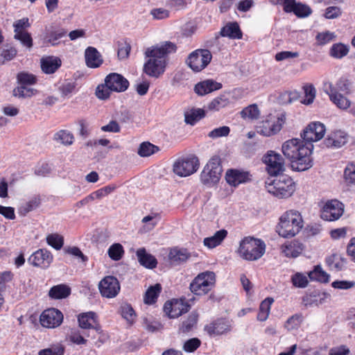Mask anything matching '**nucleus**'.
Returning <instances> with one entry per match:
<instances>
[{"label":"nucleus","mask_w":355,"mask_h":355,"mask_svg":"<svg viewBox=\"0 0 355 355\" xmlns=\"http://www.w3.org/2000/svg\"><path fill=\"white\" fill-rule=\"evenodd\" d=\"M304 135V140L291 139L286 141L282 146V152L291 162L293 170L304 171L313 166L311 157L313 146L311 141H317L323 138L324 135H314L315 138Z\"/></svg>","instance_id":"nucleus-1"},{"label":"nucleus","mask_w":355,"mask_h":355,"mask_svg":"<svg viewBox=\"0 0 355 355\" xmlns=\"http://www.w3.org/2000/svg\"><path fill=\"white\" fill-rule=\"evenodd\" d=\"M175 51V44L170 42L148 48L145 55L148 60L144 64V71L149 76L158 78L165 71L167 55Z\"/></svg>","instance_id":"nucleus-2"},{"label":"nucleus","mask_w":355,"mask_h":355,"mask_svg":"<svg viewBox=\"0 0 355 355\" xmlns=\"http://www.w3.org/2000/svg\"><path fill=\"white\" fill-rule=\"evenodd\" d=\"M302 223L301 214L297 211L289 210L280 217L277 232L284 238L293 237L301 230Z\"/></svg>","instance_id":"nucleus-3"},{"label":"nucleus","mask_w":355,"mask_h":355,"mask_svg":"<svg viewBox=\"0 0 355 355\" xmlns=\"http://www.w3.org/2000/svg\"><path fill=\"white\" fill-rule=\"evenodd\" d=\"M274 177V179H268L266 182L267 191L279 198L290 197L295 190L293 179L282 173Z\"/></svg>","instance_id":"nucleus-4"},{"label":"nucleus","mask_w":355,"mask_h":355,"mask_svg":"<svg viewBox=\"0 0 355 355\" xmlns=\"http://www.w3.org/2000/svg\"><path fill=\"white\" fill-rule=\"evenodd\" d=\"M266 244L259 239L248 236L240 242L238 253L239 256L247 261H256L265 253Z\"/></svg>","instance_id":"nucleus-5"},{"label":"nucleus","mask_w":355,"mask_h":355,"mask_svg":"<svg viewBox=\"0 0 355 355\" xmlns=\"http://www.w3.org/2000/svg\"><path fill=\"white\" fill-rule=\"evenodd\" d=\"M222 172L223 167L220 157L214 156L204 166L200 175V180L202 184L212 187L219 182Z\"/></svg>","instance_id":"nucleus-6"},{"label":"nucleus","mask_w":355,"mask_h":355,"mask_svg":"<svg viewBox=\"0 0 355 355\" xmlns=\"http://www.w3.org/2000/svg\"><path fill=\"white\" fill-rule=\"evenodd\" d=\"M200 161L195 155H188L178 158L173 164V173L179 177H188L199 168Z\"/></svg>","instance_id":"nucleus-7"},{"label":"nucleus","mask_w":355,"mask_h":355,"mask_svg":"<svg viewBox=\"0 0 355 355\" xmlns=\"http://www.w3.org/2000/svg\"><path fill=\"white\" fill-rule=\"evenodd\" d=\"M216 283V275L212 271L198 274L190 284L191 291L197 295L208 293Z\"/></svg>","instance_id":"nucleus-8"},{"label":"nucleus","mask_w":355,"mask_h":355,"mask_svg":"<svg viewBox=\"0 0 355 355\" xmlns=\"http://www.w3.org/2000/svg\"><path fill=\"white\" fill-rule=\"evenodd\" d=\"M286 121V113L284 111H275L267 115L261 121V132L269 131L273 133L280 132Z\"/></svg>","instance_id":"nucleus-9"},{"label":"nucleus","mask_w":355,"mask_h":355,"mask_svg":"<svg viewBox=\"0 0 355 355\" xmlns=\"http://www.w3.org/2000/svg\"><path fill=\"white\" fill-rule=\"evenodd\" d=\"M212 55L207 49H197L188 57L187 63L188 66L196 72L205 69L211 62Z\"/></svg>","instance_id":"nucleus-10"},{"label":"nucleus","mask_w":355,"mask_h":355,"mask_svg":"<svg viewBox=\"0 0 355 355\" xmlns=\"http://www.w3.org/2000/svg\"><path fill=\"white\" fill-rule=\"evenodd\" d=\"M263 162L270 176H277L284 171V159L282 155L270 150L263 157Z\"/></svg>","instance_id":"nucleus-11"},{"label":"nucleus","mask_w":355,"mask_h":355,"mask_svg":"<svg viewBox=\"0 0 355 355\" xmlns=\"http://www.w3.org/2000/svg\"><path fill=\"white\" fill-rule=\"evenodd\" d=\"M53 261V254L46 248L37 250L28 258L30 265L44 270L49 268Z\"/></svg>","instance_id":"nucleus-12"},{"label":"nucleus","mask_w":355,"mask_h":355,"mask_svg":"<svg viewBox=\"0 0 355 355\" xmlns=\"http://www.w3.org/2000/svg\"><path fill=\"white\" fill-rule=\"evenodd\" d=\"M344 212V205L338 200H328L321 211V218L327 221L337 220Z\"/></svg>","instance_id":"nucleus-13"},{"label":"nucleus","mask_w":355,"mask_h":355,"mask_svg":"<svg viewBox=\"0 0 355 355\" xmlns=\"http://www.w3.org/2000/svg\"><path fill=\"white\" fill-rule=\"evenodd\" d=\"M78 325L83 329H94L96 334H103L97 314L94 311L80 313L78 315Z\"/></svg>","instance_id":"nucleus-14"},{"label":"nucleus","mask_w":355,"mask_h":355,"mask_svg":"<svg viewBox=\"0 0 355 355\" xmlns=\"http://www.w3.org/2000/svg\"><path fill=\"white\" fill-rule=\"evenodd\" d=\"M98 288L103 297L113 298L118 295L120 284L115 277L106 276L99 282Z\"/></svg>","instance_id":"nucleus-15"},{"label":"nucleus","mask_w":355,"mask_h":355,"mask_svg":"<svg viewBox=\"0 0 355 355\" xmlns=\"http://www.w3.org/2000/svg\"><path fill=\"white\" fill-rule=\"evenodd\" d=\"M62 321L63 314L57 309H46L40 315V323L46 328H55L60 326Z\"/></svg>","instance_id":"nucleus-16"},{"label":"nucleus","mask_w":355,"mask_h":355,"mask_svg":"<svg viewBox=\"0 0 355 355\" xmlns=\"http://www.w3.org/2000/svg\"><path fill=\"white\" fill-rule=\"evenodd\" d=\"M190 306L182 300L173 299L164 305V311L170 318H176L189 311Z\"/></svg>","instance_id":"nucleus-17"},{"label":"nucleus","mask_w":355,"mask_h":355,"mask_svg":"<svg viewBox=\"0 0 355 355\" xmlns=\"http://www.w3.org/2000/svg\"><path fill=\"white\" fill-rule=\"evenodd\" d=\"M106 85L113 92H121L126 90L129 85V82L121 74L112 73L107 75L105 78Z\"/></svg>","instance_id":"nucleus-18"},{"label":"nucleus","mask_w":355,"mask_h":355,"mask_svg":"<svg viewBox=\"0 0 355 355\" xmlns=\"http://www.w3.org/2000/svg\"><path fill=\"white\" fill-rule=\"evenodd\" d=\"M204 330L209 336L214 337L230 331L231 326L226 320L219 318L205 325Z\"/></svg>","instance_id":"nucleus-19"},{"label":"nucleus","mask_w":355,"mask_h":355,"mask_svg":"<svg viewBox=\"0 0 355 355\" xmlns=\"http://www.w3.org/2000/svg\"><path fill=\"white\" fill-rule=\"evenodd\" d=\"M250 177L248 172L238 169H228L225 174L227 182L234 187L250 181Z\"/></svg>","instance_id":"nucleus-20"},{"label":"nucleus","mask_w":355,"mask_h":355,"mask_svg":"<svg viewBox=\"0 0 355 355\" xmlns=\"http://www.w3.org/2000/svg\"><path fill=\"white\" fill-rule=\"evenodd\" d=\"M61 65V59L56 56L48 55L40 59L41 69L46 74L54 73Z\"/></svg>","instance_id":"nucleus-21"},{"label":"nucleus","mask_w":355,"mask_h":355,"mask_svg":"<svg viewBox=\"0 0 355 355\" xmlns=\"http://www.w3.org/2000/svg\"><path fill=\"white\" fill-rule=\"evenodd\" d=\"M222 88V84L211 79L200 82L195 85L194 91L199 96H204Z\"/></svg>","instance_id":"nucleus-22"},{"label":"nucleus","mask_w":355,"mask_h":355,"mask_svg":"<svg viewBox=\"0 0 355 355\" xmlns=\"http://www.w3.org/2000/svg\"><path fill=\"white\" fill-rule=\"evenodd\" d=\"M85 57L86 64L89 68H98L103 62L101 53L94 47L89 46L87 48Z\"/></svg>","instance_id":"nucleus-23"},{"label":"nucleus","mask_w":355,"mask_h":355,"mask_svg":"<svg viewBox=\"0 0 355 355\" xmlns=\"http://www.w3.org/2000/svg\"><path fill=\"white\" fill-rule=\"evenodd\" d=\"M136 255L141 266L148 268L153 269L157 267V261L156 258L148 253L145 248H139L137 250Z\"/></svg>","instance_id":"nucleus-24"},{"label":"nucleus","mask_w":355,"mask_h":355,"mask_svg":"<svg viewBox=\"0 0 355 355\" xmlns=\"http://www.w3.org/2000/svg\"><path fill=\"white\" fill-rule=\"evenodd\" d=\"M282 252L287 257H297L303 251L304 245L297 241H293L282 247Z\"/></svg>","instance_id":"nucleus-25"},{"label":"nucleus","mask_w":355,"mask_h":355,"mask_svg":"<svg viewBox=\"0 0 355 355\" xmlns=\"http://www.w3.org/2000/svg\"><path fill=\"white\" fill-rule=\"evenodd\" d=\"M198 320V314L193 311L189 314L187 318H184L179 327V333L187 334L191 331L197 325Z\"/></svg>","instance_id":"nucleus-26"},{"label":"nucleus","mask_w":355,"mask_h":355,"mask_svg":"<svg viewBox=\"0 0 355 355\" xmlns=\"http://www.w3.org/2000/svg\"><path fill=\"white\" fill-rule=\"evenodd\" d=\"M230 103L229 94L224 93L212 99L207 107L209 111L218 112L221 109L226 107Z\"/></svg>","instance_id":"nucleus-27"},{"label":"nucleus","mask_w":355,"mask_h":355,"mask_svg":"<svg viewBox=\"0 0 355 355\" xmlns=\"http://www.w3.org/2000/svg\"><path fill=\"white\" fill-rule=\"evenodd\" d=\"M227 236V231L222 229L217 231L213 236L205 238L203 243L208 248L212 249L220 245Z\"/></svg>","instance_id":"nucleus-28"},{"label":"nucleus","mask_w":355,"mask_h":355,"mask_svg":"<svg viewBox=\"0 0 355 355\" xmlns=\"http://www.w3.org/2000/svg\"><path fill=\"white\" fill-rule=\"evenodd\" d=\"M71 294V288L66 284H58L52 286L49 291V296L53 300L67 297Z\"/></svg>","instance_id":"nucleus-29"},{"label":"nucleus","mask_w":355,"mask_h":355,"mask_svg":"<svg viewBox=\"0 0 355 355\" xmlns=\"http://www.w3.org/2000/svg\"><path fill=\"white\" fill-rule=\"evenodd\" d=\"M184 122L193 125L205 116V111L201 108H191L184 112Z\"/></svg>","instance_id":"nucleus-30"},{"label":"nucleus","mask_w":355,"mask_h":355,"mask_svg":"<svg viewBox=\"0 0 355 355\" xmlns=\"http://www.w3.org/2000/svg\"><path fill=\"white\" fill-rule=\"evenodd\" d=\"M190 257L189 253L186 249H179L177 248L171 250L168 254V258L171 263L179 264L185 262Z\"/></svg>","instance_id":"nucleus-31"},{"label":"nucleus","mask_w":355,"mask_h":355,"mask_svg":"<svg viewBox=\"0 0 355 355\" xmlns=\"http://www.w3.org/2000/svg\"><path fill=\"white\" fill-rule=\"evenodd\" d=\"M347 135H328L324 139V145L328 148H338L345 145Z\"/></svg>","instance_id":"nucleus-32"},{"label":"nucleus","mask_w":355,"mask_h":355,"mask_svg":"<svg viewBox=\"0 0 355 355\" xmlns=\"http://www.w3.org/2000/svg\"><path fill=\"white\" fill-rule=\"evenodd\" d=\"M220 35L233 39H240L242 37V33L236 22L227 24L221 29Z\"/></svg>","instance_id":"nucleus-33"},{"label":"nucleus","mask_w":355,"mask_h":355,"mask_svg":"<svg viewBox=\"0 0 355 355\" xmlns=\"http://www.w3.org/2000/svg\"><path fill=\"white\" fill-rule=\"evenodd\" d=\"M327 265L331 270H342L346 265V259L337 254H332L326 258Z\"/></svg>","instance_id":"nucleus-34"},{"label":"nucleus","mask_w":355,"mask_h":355,"mask_svg":"<svg viewBox=\"0 0 355 355\" xmlns=\"http://www.w3.org/2000/svg\"><path fill=\"white\" fill-rule=\"evenodd\" d=\"M273 302V298L267 297L261 302L257 314L258 320L263 322L268 319L270 311V307Z\"/></svg>","instance_id":"nucleus-35"},{"label":"nucleus","mask_w":355,"mask_h":355,"mask_svg":"<svg viewBox=\"0 0 355 355\" xmlns=\"http://www.w3.org/2000/svg\"><path fill=\"white\" fill-rule=\"evenodd\" d=\"M162 291V286L159 284L150 286L144 295V302L147 304H153L156 302L159 293Z\"/></svg>","instance_id":"nucleus-36"},{"label":"nucleus","mask_w":355,"mask_h":355,"mask_svg":"<svg viewBox=\"0 0 355 355\" xmlns=\"http://www.w3.org/2000/svg\"><path fill=\"white\" fill-rule=\"evenodd\" d=\"M159 150V148L157 146H155L149 141H144L140 144L137 153L141 157H146L154 155Z\"/></svg>","instance_id":"nucleus-37"},{"label":"nucleus","mask_w":355,"mask_h":355,"mask_svg":"<svg viewBox=\"0 0 355 355\" xmlns=\"http://www.w3.org/2000/svg\"><path fill=\"white\" fill-rule=\"evenodd\" d=\"M311 280H315L321 283H327L329 281V275L322 270L320 265L314 266L312 271L308 273Z\"/></svg>","instance_id":"nucleus-38"},{"label":"nucleus","mask_w":355,"mask_h":355,"mask_svg":"<svg viewBox=\"0 0 355 355\" xmlns=\"http://www.w3.org/2000/svg\"><path fill=\"white\" fill-rule=\"evenodd\" d=\"M121 316L130 324H132L136 318V313L131 304L123 303L121 305Z\"/></svg>","instance_id":"nucleus-39"},{"label":"nucleus","mask_w":355,"mask_h":355,"mask_svg":"<svg viewBox=\"0 0 355 355\" xmlns=\"http://www.w3.org/2000/svg\"><path fill=\"white\" fill-rule=\"evenodd\" d=\"M46 241L49 245L56 250H60L64 245V237L58 233L47 235Z\"/></svg>","instance_id":"nucleus-40"},{"label":"nucleus","mask_w":355,"mask_h":355,"mask_svg":"<svg viewBox=\"0 0 355 355\" xmlns=\"http://www.w3.org/2000/svg\"><path fill=\"white\" fill-rule=\"evenodd\" d=\"M303 321L302 313H295L289 317L284 323V328L288 331H292L298 329Z\"/></svg>","instance_id":"nucleus-41"},{"label":"nucleus","mask_w":355,"mask_h":355,"mask_svg":"<svg viewBox=\"0 0 355 355\" xmlns=\"http://www.w3.org/2000/svg\"><path fill=\"white\" fill-rule=\"evenodd\" d=\"M124 249L121 244L119 243H114L110 246L107 254L110 258L114 261H119L124 254Z\"/></svg>","instance_id":"nucleus-42"},{"label":"nucleus","mask_w":355,"mask_h":355,"mask_svg":"<svg viewBox=\"0 0 355 355\" xmlns=\"http://www.w3.org/2000/svg\"><path fill=\"white\" fill-rule=\"evenodd\" d=\"M67 35V31L63 28L52 31L47 33L45 37V40L47 42L51 45H58L60 43V39L64 37Z\"/></svg>","instance_id":"nucleus-43"},{"label":"nucleus","mask_w":355,"mask_h":355,"mask_svg":"<svg viewBox=\"0 0 355 355\" xmlns=\"http://www.w3.org/2000/svg\"><path fill=\"white\" fill-rule=\"evenodd\" d=\"M240 114L244 119L255 120L259 117L260 111L256 104H252L245 107Z\"/></svg>","instance_id":"nucleus-44"},{"label":"nucleus","mask_w":355,"mask_h":355,"mask_svg":"<svg viewBox=\"0 0 355 355\" xmlns=\"http://www.w3.org/2000/svg\"><path fill=\"white\" fill-rule=\"evenodd\" d=\"M326 127L324 123L320 121L310 122L303 130L302 133H325Z\"/></svg>","instance_id":"nucleus-45"},{"label":"nucleus","mask_w":355,"mask_h":355,"mask_svg":"<svg viewBox=\"0 0 355 355\" xmlns=\"http://www.w3.org/2000/svg\"><path fill=\"white\" fill-rule=\"evenodd\" d=\"M14 39L19 41L24 46L28 49H31L33 47V44L32 37L27 31L15 33Z\"/></svg>","instance_id":"nucleus-46"},{"label":"nucleus","mask_w":355,"mask_h":355,"mask_svg":"<svg viewBox=\"0 0 355 355\" xmlns=\"http://www.w3.org/2000/svg\"><path fill=\"white\" fill-rule=\"evenodd\" d=\"M345 181L348 184L355 185V162H352L347 164L343 173Z\"/></svg>","instance_id":"nucleus-47"},{"label":"nucleus","mask_w":355,"mask_h":355,"mask_svg":"<svg viewBox=\"0 0 355 355\" xmlns=\"http://www.w3.org/2000/svg\"><path fill=\"white\" fill-rule=\"evenodd\" d=\"M348 52V47L341 43L334 44L330 49V55L336 58H342L345 56Z\"/></svg>","instance_id":"nucleus-48"},{"label":"nucleus","mask_w":355,"mask_h":355,"mask_svg":"<svg viewBox=\"0 0 355 355\" xmlns=\"http://www.w3.org/2000/svg\"><path fill=\"white\" fill-rule=\"evenodd\" d=\"M291 283L296 288H304L309 284L308 277L303 273L296 272L291 276Z\"/></svg>","instance_id":"nucleus-49"},{"label":"nucleus","mask_w":355,"mask_h":355,"mask_svg":"<svg viewBox=\"0 0 355 355\" xmlns=\"http://www.w3.org/2000/svg\"><path fill=\"white\" fill-rule=\"evenodd\" d=\"M37 91L33 88H28L25 85H21L13 90V96L19 98L31 97L36 94Z\"/></svg>","instance_id":"nucleus-50"},{"label":"nucleus","mask_w":355,"mask_h":355,"mask_svg":"<svg viewBox=\"0 0 355 355\" xmlns=\"http://www.w3.org/2000/svg\"><path fill=\"white\" fill-rule=\"evenodd\" d=\"M40 203L41 198L40 196H35L21 207V211L26 214L38 207Z\"/></svg>","instance_id":"nucleus-51"},{"label":"nucleus","mask_w":355,"mask_h":355,"mask_svg":"<svg viewBox=\"0 0 355 355\" xmlns=\"http://www.w3.org/2000/svg\"><path fill=\"white\" fill-rule=\"evenodd\" d=\"M200 345L201 340L199 338H192L184 342L182 349L186 352L191 353L194 352Z\"/></svg>","instance_id":"nucleus-52"},{"label":"nucleus","mask_w":355,"mask_h":355,"mask_svg":"<svg viewBox=\"0 0 355 355\" xmlns=\"http://www.w3.org/2000/svg\"><path fill=\"white\" fill-rule=\"evenodd\" d=\"M335 38V33L328 31L322 33H319L315 37L317 43L319 45H324L334 40Z\"/></svg>","instance_id":"nucleus-53"},{"label":"nucleus","mask_w":355,"mask_h":355,"mask_svg":"<svg viewBox=\"0 0 355 355\" xmlns=\"http://www.w3.org/2000/svg\"><path fill=\"white\" fill-rule=\"evenodd\" d=\"M64 347L62 345H53L40 350L38 355H64Z\"/></svg>","instance_id":"nucleus-54"},{"label":"nucleus","mask_w":355,"mask_h":355,"mask_svg":"<svg viewBox=\"0 0 355 355\" xmlns=\"http://www.w3.org/2000/svg\"><path fill=\"white\" fill-rule=\"evenodd\" d=\"M305 94L304 99L302 101L305 105H310L313 103L315 97L316 91L313 85H308L304 87Z\"/></svg>","instance_id":"nucleus-55"},{"label":"nucleus","mask_w":355,"mask_h":355,"mask_svg":"<svg viewBox=\"0 0 355 355\" xmlns=\"http://www.w3.org/2000/svg\"><path fill=\"white\" fill-rule=\"evenodd\" d=\"M36 77L26 72H21L17 75V80L22 85H31L36 83Z\"/></svg>","instance_id":"nucleus-56"},{"label":"nucleus","mask_w":355,"mask_h":355,"mask_svg":"<svg viewBox=\"0 0 355 355\" xmlns=\"http://www.w3.org/2000/svg\"><path fill=\"white\" fill-rule=\"evenodd\" d=\"M143 324L146 329L150 332H155L162 327L161 324L159 322L153 320L152 317L144 318Z\"/></svg>","instance_id":"nucleus-57"},{"label":"nucleus","mask_w":355,"mask_h":355,"mask_svg":"<svg viewBox=\"0 0 355 355\" xmlns=\"http://www.w3.org/2000/svg\"><path fill=\"white\" fill-rule=\"evenodd\" d=\"M311 8L304 3H297L294 10V14L298 17H306L311 14Z\"/></svg>","instance_id":"nucleus-58"},{"label":"nucleus","mask_w":355,"mask_h":355,"mask_svg":"<svg viewBox=\"0 0 355 355\" xmlns=\"http://www.w3.org/2000/svg\"><path fill=\"white\" fill-rule=\"evenodd\" d=\"M71 343L76 345H85L87 340L83 336L78 329H72L69 336Z\"/></svg>","instance_id":"nucleus-59"},{"label":"nucleus","mask_w":355,"mask_h":355,"mask_svg":"<svg viewBox=\"0 0 355 355\" xmlns=\"http://www.w3.org/2000/svg\"><path fill=\"white\" fill-rule=\"evenodd\" d=\"M112 91V90L105 83L104 85H101L97 87L96 95L99 99L105 100L110 97Z\"/></svg>","instance_id":"nucleus-60"},{"label":"nucleus","mask_w":355,"mask_h":355,"mask_svg":"<svg viewBox=\"0 0 355 355\" xmlns=\"http://www.w3.org/2000/svg\"><path fill=\"white\" fill-rule=\"evenodd\" d=\"M324 92L329 95L330 99L336 98L340 93L337 86H334L331 82H325L323 85Z\"/></svg>","instance_id":"nucleus-61"},{"label":"nucleus","mask_w":355,"mask_h":355,"mask_svg":"<svg viewBox=\"0 0 355 355\" xmlns=\"http://www.w3.org/2000/svg\"><path fill=\"white\" fill-rule=\"evenodd\" d=\"M330 100L340 109H347L350 105V101L341 94L337 95L336 98Z\"/></svg>","instance_id":"nucleus-62"},{"label":"nucleus","mask_w":355,"mask_h":355,"mask_svg":"<svg viewBox=\"0 0 355 355\" xmlns=\"http://www.w3.org/2000/svg\"><path fill=\"white\" fill-rule=\"evenodd\" d=\"M30 24L28 22V18L24 17L21 19L17 20L13 24L14 33L26 31L25 28H28Z\"/></svg>","instance_id":"nucleus-63"},{"label":"nucleus","mask_w":355,"mask_h":355,"mask_svg":"<svg viewBox=\"0 0 355 355\" xmlns=\"http://www.w3.org/2000/svg\"><path fill=\"white\" fill-rule=\"evenodd\" d=\"M355 286L354 281H347V280H340V281H334L331 284V286L336 289H343L347 290Z\"/></svg>","instance_id":"nucleus-64"}]
</instances>
